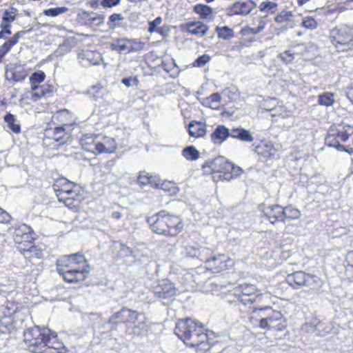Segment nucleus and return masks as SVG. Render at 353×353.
Masks as SVG:
<instances>
[{"label":"nucleus","instance_id":"obj_33","mask_svg":"<svg viewBox=\"0 0 353 353\" xmlns=\"http://www.w3.org/2000/svg\"><path fill=\"white\" fill-rule=\"evenodd\" d=\"M77 257L82 259L81 254H73L70 255H66L61 257L60 259L57 260V271L58 272V268H66L70 267L72 264V260H75Z\"/></svg>","mask_w":353,"mask_h":353},{"label":"nucleus","instance_id":"obj_5","mask_svg":"<svg viewBox=\"0 0 353 353\" xmlns=\"http://www.w3.org/2000/svg\"><path fill=\"white\" fill-rule=\"evenodd\" d=\"M325 144L339 151L353 153V126L340 125L336 128H331L325 139Z\"/></svg>","mask_w":353,"mask_h":353},{"label":"nucleus","instance_id":"obj_51","mask_svg":"<svg viewBox=\"0 0 353 353\" xmlns=\"http://www.w3.org/2000/svg\"><path fill=\"white\" fill-rule=\"evenodd\" d=\"M46 74L43 71L34 72L30 77V82H37L39 84L45 79Z\"/></svg>","mask_w":353,"mask_h":353},{"label":"nucleus","instance_id":"obj_55","mask_svg":"<svg viewBox=\"0 0 353 353\" xmlns=\"http://www.w3.org/2000/svg\"><path fill=\"white\" fill-rule=\"evenodd\" d=\"M210 60V57L208 54H203L199 57L194 63V66L203 67Z\"/></svg>","mask_w":353,"mask_h":353},{"label":"nucleus","instance_id":"obj_26","mask_svg":"<svg viewBox=\"0 0 353 353\" xmlns=\"http://www.w3.org/2000/svg\"><path fill=\"white\" fill-rule=\"evenodd\" d=\"M193 10L202 19L212 20L214 18L212 8L208 5L196 4Z\"/></svg>","mask_w":353,"mask_h":353},{"label":"nucleus","instance_id":"obj_7","mask_svg":"<svg viewBox=\"0 0 353 353\" xmlns=\"http://www.w3.org/2000/svg\"><path fill=\"white\" fill-rule=\"evenodd\" d=\"M330 40L339 50L353 49V34L350 27H341L332 31Z\"/></svg>","mask_w":353,"mask_h":353},{"label":"nucleus","instance_id":"obj_62","mask_svg":"<svg viewBox=\"0 0 353 353\" xmlns=\"http://www.w3.org/2000/svg\"><path fill=\"white\" fill-rule=\"evenodd\" d=\"M265 28V23L263 21H260L259 26L256 28H252L251 32L252 34H258L263 30Z\"/></svg>","mask_w":353,"mask_h":353},{"label":"nucleus","instance_id":"obj_9","mask_svg":"<svg viewBox=\"0 0 353 353\" xmlns=\"http://www.w3.org/2000/svg\"><path fill=\"white\" fill-rule=\"evenodd\" d=\"M185 252L188 257L196 259L201 262H205L210 265L221 257V255L211 257L213 252L212 249L199 245H187L185 246Z\"/></svg>","mask_w":353,"mask_h":353},{"label":"nucleus","instance_id":"obj_13","mask_svg":"<svg viewBox=\"0 0 353 353\" xmlns=\"http://www.w3.org/2000/svg\"><path fill=\"white\" fill-rule=\"evenodd\" d=\"M154 294L156 297L162 301L163 304L165 305L176 295V288L169 280L163 279L154 287Z\"/></svg>","mask_w":353,"mask_h":353},{"label":"nucleus","instance_id":"obj_16","mask_svg":"<svg viewBox=\"0 0 353 353\" xmlns=\"http://www.w3.org/2000/svg\"><path fill=\"white\" fill-rule=\"evenodd\" d=\"M63 276L65 281L68 283H78L84 281L86 278V274L89 272V266L83 270L70 269L65 270L63 268H58L57 272Z\"/></svg>","mask_w":353,"mask_h":353},{"label":"nucleus","instance_id":"obj_57","mask_svg":"<svg viewBox=\"0 0 353 353\" xmlns=\"http://www.w3.org/2000/svg\"><path fill=\"white\" fill-rule=\"evenodd\" d=\"M121 82L126 85L127 87L137 85L139 83V80L137 77H128V78H123L121 80Z\"/></svg>","mask_w":353,"mask_h":353},{"label":"nucleus","instance_id":"obj_35","mask_svg":"<svg viewBox=\"0 0 353 353\" xmlns=\"http://www.w3.org/2000/svg\"><path fill=\"white\" fill-rule=\"evenodd\" d=\"M4 121L7 123L9 129L14 133H19L21 131L20 125L16 123L15 116L10 112H8L4 116Z\"/></svg>","mask_w":353,"mask_h":353},{"label":"nucleus","instance_id":"obj_31","mask_svg":"<svg viewBox=\"0 0 353 353\" xmlns=\"http://www.w3.org/2000/svg\"><path fill=\"white\" fill-rule=\"evenodd\" d=\"M221 97L219 93H214L209 97L202 99L201 103L210 108L216 110L220 105Z\"/></svg>","mask_w":353,"mask_h":353},{"label":"nucleus","instance_id":"obj_10","mask_svg":"<svg viewBox=\"0 0 353 353\" xmlns=\"http://www.w3.org/2000/svg\"><path fill=\"white\" fill-rule=\"evenodd\" d=\"M286 282L294 289H299L302 287L312 289L316 285V278L314 276L307 274L303 271H296L288 274Z\"/></svg>","mask_w":353,"mask_h":353},{"label":"nucleus","instance_id":"obj_37","mask_svg":"<svg viewBox=\"0 0 353 353\" xmlns=\"http://www.w3.org/2000/svg\"><path fill=\"white\" fill-rule=\"evenodd\" d=\"M216 32L219 38L225 40H228L234 37V32L233 30L228 26H223L216 28Z\"/></svg>","mask_w":353,"mask_h":353},{"label":"nucleus","instance_id":"obj_47","mask_svg":"<svg viewBox=\"0 0 353 353\" xmlns=\"http://www.w3.org/2000/svg\"><path fill=\"white\" fill-rule=\"evenodd\" d=\"M1 31H0V39H7L8 36L12 34L11 32V24L1 23L0 24Z\"/></svg>","mask_w":353,"mask_h":353},{"label":"nucleus","instance_id":"obj_24","mask_svg":"<svg viewBox=\"0 0 353 353\" xmlns=\"http://www.w3.org/2000/svg\"><path fill=\"white\" fill-rule=\"evenodd\" d=\"M188 133L192 137H202L206 134L204 124L199 121H191L188 125Z\"/></svg>","mask_w":353,"mask_h":353},{"label":"nucleus","instance_id":"obj_36","mask_svg":"<svg viewBox=\"0 0 353 353\" xmlns=\"http://www.w3.org/2000/svg\"><path fill=\"white\" fill-rule=\"evenodd\" d=\"M182 155L188 161H194L199 157V152L193 145L188 146L182 150Z\"/></svg>","mask_w":353,"mask_h":353},{"label":"nucleus","instance_id":"obj_34","mask_svg":"<svg viewBox=\"0 0 353 353\" xmlns=\"http://www.w3.org/2000/svg\"><path fill=\"white\" fill-rule=\"evenodd\" d=\"M26 34V31H19L14 34L12 37L8 38L7 41L2 44L1 46L7 52H9L10 49L14 46L18 42L19 39L23 37Z\"/></svg>","mask_w":353,"mask_h":353},{"label":"nucleus","instance_id":"obj_63","mask_svg":"<svg viewBox=\"0 0 353 353\" xmlns=\"http://www.w3.org/2000/svg\"><path fill=\"white\" fill-rule=\"evenodd\" d=\"M345 261L349 266L353 268V250L347 252Z\"/></svg>","mask_w":353,"mask_h":353},{"label":"nucleus","instance_id":"obj_1","mask_svg":"<svg viewBox=\"0 0 353 353\" xmlns=\"http://www.w3.org/2000/svg\"><path fill=\"white\" fill-rule=\"evenodd\" d=\"M23 342L34 353H65V347L57 334L48 328L30 327L23 332Z\"/></svg>","mask_w":353,"mask_h":353},{"label":"nucleus","instance_id":"obj_17","mask_svg":"<svg viewBox=\"0 0 353 353\" xmlns=\"http://www.w3.org/2000/svg\"><path fill=\"white\" fill-rule=\"evenodd\" d=\"M82 23L88 27L99 26L104 22L105 16L93 12L83 11L77 15Z\"/></svg>","mask_w":353,"mask_h":353},{"label":"nucleus","instance_id":"obj_11","mask_svg":"<svg viewBox=\"0 0 353 353\" xmlns=\"http://www.w3.org/2000/svg\"><path fill=\"white\" fill-rule=\"evenodd\" d=\"M241 294L238 300L244 305L251 306L259 303L262 300V294L259 293L255 285L243 284L240 285Z\"/></svg>","mask_w":353,"mask_h":353},{"label":"nucleus","instance_id":"obj_46","mask_svg":"<svg viewBox=\"0 0 353 353\" xmlns=\"http://www.w3.org/2000/svg\"><path fill=\"white\" fill-rule=\"evenodd\" d=\"M124 17L121 15V14L114 13L109 17V21L108 22V25L111 29H116L119 27V24L116 23L117 21H123Z\"/></svg>","mask_w":353,"mask_h":353},{"label":"nucleus","instance_id":"obj_48","mask_svg":"<svg viewBox=\"0 0 353 353\" xmlns=\"http://www.w3.org/2000/svg\"><path fill=\"white\" fill-rule=\"evenodd\" d=\"M317 25H318V23L315 21V19L311 17H305L302 21V26L304 28H305L307 29H310V30L316 29L317 27Z\"/></svg>","mask_w":353,"mask_h":353},{"label":"nucleus","instance_id":"obj_22","mask_svg":"<svg viewBox=\"0 0 353 353\" xmlns=\"http://www.w3.org/2000/svg\"><path fill=\"white\" fill-rule=\"evenodd\" d=\"M263 213L271 223L276 221H283V208L279 205L265 206L263 208Z\"/></svg>","mask_w":353,"mask_h":353},{"label":"nucleus","instance_id":"obj_23","mask_svg":"<svg viewBox=\"0 0 353 353\" xmlns=\"http://www.w3.org/2000/svg\"><path fill=\"white\" fill-rule=\"evenodd\" d=\"M209 27L200 21L188 23L187 24L188 32L193 35L204 36Z\"/></svg>","mask_w":353,"mask_h":353},{"label":"nucleus","instance_id":"obj_29","mask_svg":"<svg viewBox=\"0 0 353 353\" xmlns=\"http://www.w3.org/2000/svg\"><path fill=\"white\" fill-rule=\"evenodd\" d=\"M266 110L270 112L272 117L275 118V121H277L279 118L285 119L291 115V112L283 105L266 108Z\"/></svg>","mask_w":353,"mask_h":353},{"label":"nucleus","instance_id":"obj_15","mask_svg":"<svg viewBox=\"0 0 353 353\" xmlns=\"http://www.w3.org/2000/svg\"><path fill=\"white\" fill-rule=\"evenodd\" d=\"M159 216L166 219L168 230L167 235L174 236L180 233L183 228L182 219L179 216L172 215L167 213L165 210L159 212Z\"/></svg>","mask_w":353,"mask_h":353},{"label":"nucleus","instance_id":"obj_52","mask_svg":"<svg viewBox=\"0 0 353 353\" xmlns=\"http://www.w3.org/2000/svg\"><path fill=\"white\" fill-rule=\"evenodd\" d=\"M103 88L100 85H94L89 90L88 94L97 101L100 97V94L102 92Z\"/></svg>","mask_w":353,"mask_h":353},{"label":"nucleus","instance_id":"obj_12","mask_svg":"<svg viewBox=\"0 0 353 353\" xmlns=\"http://www.w3.org/2000/svg\"><path fill=\"white\" fill-rule=\"evenodd\" d=\"M143 314L127 307H123L119 312H115L108 319L109 323H123L133 325L141 319Z\"/></svg>","mask_w":353,"mask_h":353},{"label":"nucleus","instance_id":"obj_41","mask_svg":"<svg viewBox=\"0 0 353 353\" xmlns=\"http://www.w3.org/2000/svg\"><path fill=\"white\" fill-rule=\"evenodd\" d=\"M221 259H218L216 261H220V263L217 267H214L215 272H221L232 268L234 265V262L231 259H225V256L220 254Z\"/></svg>","mask_w":353,"mask_h":353},{"label":"nucleus","instance_id":"obj_30","mask_svg":"<svg viewBox=\"0 0 353 353\" xmlns=\"http://www.w3.org/2000/svg\"><path fill=\"white\" fill-rule=\"evenodd\" d=\"M334 330L333 325L329 322H319L315 326L316 334L322 336L335 333Z\"/></svg>","mask_w":353,"mask_h":353},{"label":"nucleus","instance_id":"obj_21","mask_svg":"<svg viewBox=\"0 0 353 353\" xmlns=\"http://www.w3.org/2000/svg\"><path fill=\"white\" fill-rule=\"evenodd\" d=\"M231 134L232 130H230L225 125H219L210 134V139L213 143L221 145L226 141L228 137H231Z\"/></svg>","mask_w":353,"mask_h":353},{"label":"nucleus","instance_id":"obj_61","mask_svg":"<svg viewBox=\"0 0 353 353\" xmlns=\"http://www.w3.org/2000/svg\"><path fill=\"white\" fill-rule=\"evenodd\" d=\"M43 90L44 97H48V95L54 92V86L52 85H42Z\"/></svg>","mask_w":353,"mask_h":353},{"label":"nucleus","instance_id":"obj_58","mask_svg":"<svg viewBox=\"0 0 353 353\" xmlns=\"http://www.w3.org/2000/svg\"><path fill=\"white\" fill-rule=\"evenodd\" d=\"M121 0H102L101 5L105 8H112L120 3Z\"/></svg>","mask_w":353,"mask_h":353},{"label":"nucleus","instance_id":"obj_18","mask_svg":"<svg viewBox=\"0 0 353 353\" xmlns=\"http://www.w3.org/2000/svg\"><path fill=\"white\" fill-rule=\"evenodd\" d=\"M256 7L253 1L244 2H236L232 6L227 9V14L229 16L247 15Z\"/></svg>","mask_w":353,"mask_h":353},{"label":"nucleus","instance_id":"obj_4","mask_svg":"<svg viewBox=\"0 0 353 353\" xmlns=\"http://www.w3.org/2000/svg\"><path fill=\"white\" fill-rule=\"evenodd\" d=\"M250 320L261 329L283 331L286 327V321L281 312L271 307H255Z\"/></svg>","mask_w":353,"mask_h":353},{"label":"nucleus","instance_id":"obj_2","mask_svg":"<svg viewBox=\"0 0 353 353\" xmlns=\"http://www.w3.org/2000/svg\"><path fill=\"white\" fill-rule=\"evenodd\" d=\"M207 332L201 323L191 319H179L174 331L184 343L196 347L201 353L209 351L212 346Z\"/></svg>","mask_w":353,"mask_h":353},{"label":"nucleus","instance_id":"obj_38","mask_svg":"<svg viewBox=\"0 0 353 353\" xmlns=\"http://www.w3.org/2000/svg\"><path fill=\"white\" fill-rule=\"evenodd\" d=\"M70 182L66 179H61L59 181H56V183L53 185V188L55 192H66L68 194H71L72 190L71 189L68 188L67 185H70Z\"/></svg>","mask_w":353,"mask_h":353},{"label":"nucleus","instance_id":"obj_28","mask_svg":"<svg viewBox=\"0 0 353 353\" xmlns=\"http://www.w3.org/2000/svg\"><path fill=\"white\" fill-rule=\"evenodd\" d=\"M254 152L264 159H268L274 155L276 150L271 144L263 143L256 146Z\"/></svg>","mask_w":353,"mask_h":353},{"label":"nucleus","instance_id":"obj_3","mask_svg":"<svg viewBox=\"0 0 353 353\" xmlns=\"http://www.w3.org/2000/svg\"><path fill=\"white\" fill-rule=\"evenodd\" d=\"M204 172L207 174L214 175L213 178L216 181H230L239 177L243 172L241 168L230 162L225 157L219 156L214 159L208 160L203 165Z\"/></svg>","mask_w":353,"mask_h":353},{"label":"nucleus","instance_id":"obj_8","mask_svg":"<svg viewBox=\"0 0 353 353\" xmlns=\"http://www.w3.org/2000/svg\"><path fill=\"white\" fill-rule=\"evenodd\" d=\"M144 46L145 43L134 39L116 38L110 43V49L119 54L139 52Z\"/></svg>","mask_w":353,"mask_h":353},{"label":"nucleus","instance_id":"obj_56","mask_svg":"<svg viewBox=\"0 0 353 353\" xmlns=\"http://www.w3.org/2000/svg\"><path fill=\"white\" fill-rule=\"evenodd\" d=\"M120 250L122 253L124 254L125 256H132L134 258L137 257V255L135 254L134 251L123 243L121 244V250Z\"/></svg>","mask_w":353,"mask_h":353},{"label":"nucleus","instance_id":"obj_64","mask_svg":"<svg viewBox=\"0 0 353 353\" xmlns=\"http://www.w3.org/2000/svg\"><path fill=\"white\" fill-rule=\"evenodd\" d=\"M346 94L348 99L353 103V82L351 83Z\"/></svg>","mask_w":353,"mask_h":353},{"label":"nucleus","instance_id":"obj_40","mask_svg":"<svg viewBox=\"0 0 353 353\" xmlns=\"http://www.w3.org/2000/svg\"><path fill=\"white\" fill-rule=\"evenodd\" d=\"M334 102V94L331 92H324L319 96L318 103L321 105L329 107Z\"/></svg>","mask_w":353,"mask_h":353},{"label":"nucleus","instance_id":"obj_49","mask_svg":"<svg viewBox=\"0 0 353 353\" xmlns=\"http://www.w3.org/2000/svg\"><path fill=\"white\" fill-rule=\"evenodd\" d=\"M294 54L295 53L291 50H285L279 54V57L283 62L289 63L292 62V61L294 59Z\"/></svg>","mask_w":353,"mask_h":353},{"label":"nucleus","instance_id":"obj_45","mask_svg":"<svg viewBox=\"0 0 353 353\" xmlns=\"http://www.w3.org/2000/svg\"><path fill=\"white\" fill-rule=\"evenodd\" d=\"M68 10L66 7H57L49 8L43 11V14L48 17H57L61 14L65 13Z\"/></svg>","mask_w":353,"mask_h":353},{"label":"nucleus","instance_id":"obj_50","mask_svg":"<svg viewBox=\"0 0 353 353\" xmlns=\"http://www.w3.org/2000/svg\"><path fill=\"white\" fill-rule=\"evenodd\" d=\"M159 270V265L154 261H150L146 266V271L148 274L153 275L157 274Z\"/></svg>","mask_w":353,"mask_h":353},{"label":"nucleus","instance_id":"obj_19","mask_svg":"<svg viewBox=\"0 0 353 353\" xmlns=\"http://www.w3.org/2000/svg\"><path fill=\"white\" fill-rule=\"evenodd\" d=\"M27 76L24 67L20 64H10L6 68V79L16 82L23 81Z\"/></svg>","mask_w":353,"mask_h":353},{"label":"nucleus","instance_id":"obj_39","mask_svg":"<svg viewBox=\"0 0 353 353\" xmlns=\"http://www.w3.org/2000/svg\"><path fill=\"white\" fill-rule=\"evenodd\" d=\"M17 10L15 8L10 7L5 10L2 17L1 23L11 24L17 19Z\"/></svg>","mask_w":353,"mask_h":353},{"label":"nucleus","instance_id":"obj_54","mask_svg":"<svg viewBox=\"0 0 353 353\" xmlns=\"http://www.w3.org/2000/svg\"><path fill=\"white\" fill-rule=\"evenodd\" d=\"M151 176H149L148 174L145 172L141 173L137 179V181L141 185L151 184Z\"/></svg>","mask_w":353,"mask_h":353},{"label":"nucleus","instance_id":"obj_32","mask_svg":"<svg viewBox=\"0 0 353 353\" xmlns=\"http://www.w3.org/2000/svg\"><path fill=\"white\" fill-rule=\"evenodd\" d=\"M294 14L292 11L283 10L279 14H278L275 18V22L278 23L285 24L284 28L286 30L288 23L293 21Z\"/></svg>","mask_w":353,"mask_h":353},{"label":"nucleus","instance_id":"obj_27","mask_svg":"<svg viewBox=\"0 0 353 353\" xmlns=\"http://www.w3.org/2000/svg\"><path fill=\"white\" fill-rule=\"evenodd\" d=\"M130 334L134 336H141L145 334L148 330V325L145 321V317L142 315L141 319L137 321L136 323L133 324Z\"/></svg>","mask_w":353,"mask_h":353},{"label":"nucleus","instance_id":"obj_53","mask_svg":"<svg viewBox=\"0 0 353 353\" xmlns=\"http://www.w3.org/2000/svg\"><path fill=\"white\" fill-rule=\"evenodd\" d=\"M161 21H162V19L160 17H157L154 20H153L152 21H150L149 23L148 31L150 32H157L161 33V31H160L158 28H157V26L161 24Z\"/></svg>","mask_w":353,"mask_h":353},{"label":"nucleus","instance_id":"obj_14","mask_svg":"<svg viewBox=\"0 0 353 353\" xmlns=\"http://www.w3.org/2000/svg\"><path fill=\"white\" fill-rule=\"evenodd\" d=\"M94 143L90 144L86 150L93 153H113L117 149V145L114 139L103 137L101 140H92Z\"/></svg>","mask_w":353,"mask_h":353},{"label":"nucleus","instance_id":"obj_44","mask_svg":"<svg viewBox=\"0 0 353 353\" xmlns=\"http://www.w3.org/2000/svg\"><path fill=\"white\" fill-rule=\"evenodd\" d=\"M71 126L72 125L70 124H64L63 125L56 127L54 130V134L56 136L54 139L57 141H59L63 137L64 133H68L70 130Z\"/></svg>","mask_w":353,"mask_h":353},{"label":"nucleus","instance_id":"obj_59","mask_svg":"<svg viewBox=\"0 0 353 353\" xmlns=\"http://www.w3.org/2000/svg\"><path fill=\"white\" fill-rule=\"evenodd\" d=\"M98 137H95L94 138L92 136H88V134L84 136V138L82 139V145L86 150V148L89 146L90 144H93L94 142L92 140H98Z\"/></svg>","mask_w":353,"mask_h":353},{"label":"nucleus","instance_id":"obj_6","mask_svg":"<svg viewBox=\"0 0 353 353\" xmlns=\"http://www.w3.org/2000/svg\"><path fill=\"white\" fill-rule=\"evenodd\" d=\"M32 230L27 225H22L14 231V239L16 243L19 244V251L27 259H41L43 257V251L41 248L31 244L23 245V241L30 242L32 239Z\"/></svg>","mask_w":353,"mask_h":353},{"label":"nucleus","instance_id":"obj_60","mask_svg":"<svg viewBox=\"0 0 353 353\" xmlns=\"http://www.w3.org/2000/svg\"><path fill=\"white\" fill-rule=\"evenodd\" d=\"M41 97H44L43 90L42 86H40L38 90L34 91L31 95V99L33 101H37L38 99Z\"/></svg>","mask_w":353,"mask_h":353},{"label":"nucleus","instance_id":"obj_43","mask_svg":"<svg viewBox=\"0 0 353 353\" xmlns=\"http://www.w3.org/2000/svg\"><path fill=\"white\" fill-rule=\"evenodd\" d=\"M278 4L272 1H263L259 5V10L261 12L268 13H274L276 12Z\"/></svg>","mask_w":353,"mask_h":353},{"label":"nucleus","instance_id":"obj_42","mask_svg":"<svg viewBox=\"0 0 353 353\" xmlns=\"http://www.w3.org/2000/svg\"><path fill=\"white\" fill-rule=\"evenodd\" d=\"M283 221L285 219H298L300 216V212L291 206L283 208Z\"/></svg>","mask_w":353,"mask_h":353},{"label":"nucleus","instance_id":"obj_20","mask_svg":"<svg viewBox=\"0 0 353 353\" xmlns=\"http://www.w3.org/2000/svg\"><path fill=\"white\" fill-rule=\"evenodd\" d=\"M147 222L154 232L167 235V230H168V228L167 225L166 219L159 216V212L148 218Z\"/></svg>","mask_w":353,"mask_h":353},{"label":"nucleus","instance_id":"obj_25","mask_svg":"<svg viewBox=\"0 0 353 353\" xmlns=\"http://www.w3.org/2000/svg\"><path fill=\"white\" fill-rule=\"evenodd\" d=\"M231 137L248 143H251L254 141V137L250 134V131L241 128H232Z\"/></svg>","mask_w":353,"mask_h":353}]
</instances>
